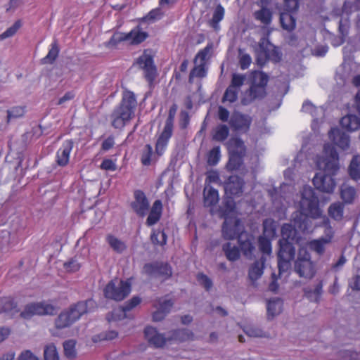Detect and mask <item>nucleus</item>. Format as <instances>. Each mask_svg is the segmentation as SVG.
Returning a JSON list of instances; mask_svg holds the SVG:
<instances>
[{"label":"nucleus","instance_id":"obj_1","mask_svg":"<svg viewBox=\"0 0 360 360\" xmlns=\"http://www.w3.org/2000/svg\"><path fill=\"white\" fill-rule=\"evenodd\" d=\"M301 199L299 206L301 212H296L292 215L294 226L290 224H285L281 228V239L293 243L297 235L296 228L304 232L308 229V219H318L321 217L322 211L319 207V201L314 189L308 185L302 187Z\"/></svg>","mask_w":360,"mask_h":360},{"label":"nucleus","instance_id":"obj_2","mask_svg":"<svg viewBox=\"0 0 360 360\" xmlns=\"http://www.w3.org/2000/svg\"><path fill=\"white\" fill-rule=\"evenodd\" d=\"M338 154L335 148L329 143L323 146V157H317L316 165L319 169L313 178V184L321 192L332 193L336 186L333 178L339 169Z\"/></svg>","mask_w":360,"mask_h":360},{"label":"nucleus","instance_id":"obj_3","mask_svg":"<svg viewBox=\"0 0 360 360\" xmlns=\"http://www.w3.org/2000/svg\"><path fill=\"white\" fill-rule=\"evenodd\" d=\"M136 105L134 94L130 91L124 93L120 104L110 115L112 126L115 129H122L134 117Z\"/></svg>","mask_w":360,"mask_h":360},{"label":"nucleus","instance_id":"obj_4","mask_svg":"<svg viewBox=\"0 0 360 360\" xmlns=\"http://www.w3.org/2000/svg\"><path fill=\"white\" fill-rule=\"evenodd\" d=\"M93 300L81 301L72 306L69 309L62 311L55 321L56 327L61 329L70 326L80 317L91 311L95 307Z\"/></svg>","mask_w":360,"mask_h":360},{"label":"nucleus","instance_id":"obj_5","mask_svg":"<svg viewBox=\"0 0 360 360\" xmlns=\"http://www.w3.org/2000/svg\"><path fill=\"white\" fill-rule=\"evenodd\" d=\"M252 84L242 100L243 105H248L254 99L262 97L265 93V86L268 82V77L260 71L252 72Z\"/></svg>","mask_w":360,"mask_h":360},{"label":"nucleus","instance_id":"obj_6","mask_svg":"<svg viewBox=\"0 0 360 360\" xmlns=\"http://www.w3.org/2000/svg\"><path fill=\"white\" fill-rule=\"evenodd\" d=\"M148 37V34L139 27H136L128 33L116 32L110 40L105 42V46L112 48L116 46L122 41H128L130 44L135 45L143 42Z\"/></svg>","mask_w":360,"mask_h":360},{"label":"nucleus","instance_id":"obj_7","mask_svg":"<svg viewBox=\"0 0 360 360\" xmlns=\"http://www.w3.org/2000/svg\"><path fill=\"white\" fill-rule=\"evenodd\" d=\"M295 271L304 278H311L316 273L315 266L311 259V255L306 248H300L297 258L295 262Z\"/></svg>","mask_w":360,"mask_h":360},{"label":"nucleus","instance_id":"obj_8","mask_svg":"<svg viewBox=\"0 0 360 360\" xmlns=\"http://www.w3.org/2000/svg\"><path fill=\"white\" fill-rule=\"evenodd\" d=\"M131 292V282L117 278L110 281L104 288L105 297L115 301L124 300Z\"/></svg>","mask_w":360,"mask_h":360},{"label":"nucleus","instance_id":"obj_9","mask_svg":"<svg viewBox=\"0 0 360 360\" xmlns=\"http://www.w3.org/2000/svg\"><path fill=\"white\" fill-rule=\"evenodd\" d=\"M294 187L291 184L283 183L281 185L279 191L276 188L270 190L271 195L274 205L276 208H285L286 205H290L295 202L292 200V193Z\"/></svg>","mask_w":360,"mask_h":360},{"label":"nucleus","instance_id":"obj_10","mask_svg":"<svg viewBox=\"0 0 360 360\" xmlns=\"http://www.w3.org/2000/svg\"><path fill=\"white\" fill-rule=\"evenodd\" d=\"M281 57L276 47L266 39L262 38L259 42V47L256 50L257 63L262 66L269 60L277 62Z\"/></svg>","mask_w":360,"mask_h":360},{"label":"nucleus","instance_id":"obj_11","mask_svg":"<svg viewBox=\"0 0 360 360\" xmlns=\"http://www.w3.org/2000/svg\"><path fill=\"white\" fill-rule=\"evenodd\" d=\"M280 249L278 253V267L279 273L287 271L290 268V262L295 255V248L290 241L279 240Z\"/></svg>","mask_w":360,"mask_h":360},{"label":"nucleus","instance_id":"obj_12","mask_svg":"<svg viewBox=\"0 0 360 360\" xmlns=\"http://www.w3.org/2000/svg\"><path fill=\"white\" fill-rule=\"evenodd\" d=\"M56 312V307L49 302L42 301L27 304L20 313V316L25 319H30L34 316L53 315Z\"/></svg>","mask_w":360,"mask_h":360},{"label":"nucleus","instance_id":"obj_13","mask_svg":"<svg viewBox=\"0 0 360 360\" xmlns=\"http://www.w3.org/2000/svg\"><path fill=\"white\" fill-rule=\"evenodd\" d=\"M287 12L281 13L280 22L283 29L291 32L296 26V20L291 13L296 12L299 8V0H283Z\"/></svg>","mask_w":360,"mask_h":360},{"label":"nucleus","instance_id":"obj_14","mask_svg":"<svg viewBox=\"0 0 360 360\" xmlns=\"http://www.w3.org/2000/svg\"><path fill=\"white\" fill-rule=\"evenodd\" d=\"M136 64L144 72V76L146 80L151 83L156 76V68L154 65L153 56L151 51L146 50L136 60Z\"/></svg>","mask_w":360,"mask_h":360},{"label":"nucleus","instance_id":"obj_15","mask_svg":"<svg viewBox=\"0 0 360 360\" xmlns=\"http://www.w3.org/2000/svg\"><path fill=\"white\" fill-rule=\"evenodd\" d=\"M224 219L222 226V234L225 239H234L236 237H238L241 232H244L243 226L240 219L236 217H226Z\"/></svg>","mask_w":360,"mask_h":360},{"label":"nucleus","instance_id":"obj_16","mask_svg":"<svg viewBox=\"0 0 360 360\" xmlns=\"http://www.w3.org/2000/svg\"><path fill=\"white\" fill-rule=\"evenodd\" d=\"M143 271L148 276L160 277L163 279L170 277L172 274L171 267L163 263L146 264Z\"/></svg>","mask_w":360,"mask_h":360},{"label":"nucleus","instance_id":"obj_17","mask_svg":"<svg viewBox=\"0 0 360 360\" xmlns=\"http://www.w3.org/2000/svg\"><path fill=\"white\" fill-rule=\"evenodd\" d=\"M134 212L139 217H145L149 210L150 204L145 193L136 190L134 193V200L131 203Z\"/></svg>","mask_w":360,"mask_h":360},{"label":"nucleus","instance_id":"obj_18","mask_svg":"<svg viewBox=\"0 0 360 360\" xmlns=\"http://www.w3.org/2000/svg\"><path fill=\"white\" fill-rule=\"evenodd\" d=\"M251 122L252 118L249 115L242 114L238 111L232 113L229 122L230 127L234 131L238 132L248 131Z\"/></svg>","mask_w":360,"mask_h":360},{"label":"nucleus","instance_id":"obj_19","mask_svg":"<svg viewBox=\"0 0 360 360\" xmlns=\"http://www.w3.org/2000/svg\"><path fill=\"white\" fill-rule=\"evenodd\" d=\"M328 136L333 143L342 150H347L350 146V137L338 128H332L328 132Z\"/></svg>","mask_w":360,"mask_h":360},{"label":"nucleus","instance_id":"obj_20","mask_svg":"<svg viewBox=\"0 0 360 360\" xmlns=\"http://www.w3.org/2000/svg\"><path fill=\"white\" fill-rule=\"evenodd\" d=\"M141 302L139 297L131 298L124 307H120L113 309L108 316L109 322L116 321L126 318V312L136 307Z\"/></svg>","mask_w":360,"mask_h":360},{"label":"nucleus","instance_id":"obj_21","mask_svg":"<svg viewBox=\"0 0 360 360\" xmlns=\"http://www.w3.org/2000/svg\"><path fill=\"white\" fill-rule=\"evenodd\" d=\"M73 148V142L71 140L65 141L56 155V161L60 167L66 166L70 160V155Z\"/></svg>","mask_w":360,"mask_h":360},{"label":"nucleus","instance_id":"obj_22","mask_svg":"<svg viewBox=\"0 0 360 360\" xmlns=\"http://www.w3.org/2000/svg\"><path fill=\"white\" fill-rule=\"evenodd\" d=\"M145 337L148 343L154 347H162L165 345L167 338L162 333H158L156 328L148 326L144 330Z\"/></svg>","mask_w":360,"mask_h":360},{"label":"nucleus","instance_id":"obj_23","mask_svg":"<svg viewBox=\"0 0 360 360\" xmlns=\"http://www.w3.org/2000/svg\"><path fill=\"white\" fill-rule=\"evenodd\" d=\"M244 181L238 176H231L226 182L224 189L226 195H240L243 193Z\"/></svg>","mask_w":360,"mask_h":360},{"label":"nucleus","instance_id":"obj_24","mask_svg":"<svg viewBox=\"0 0 360 360\" xmlns=\"http://www.w3.org/2000/svg\"><path fill=\"white\" fill-rule=\"evenodd\" d=\"M254 238L247 232H241L238 236V243L243 255L251 257L255 249L253 245Z\"/></svg>","mask_w":360,"mask_h":360},{"label":"nucleus","instance_id":"obj_25","mask_svg":"<svg viewBox=\"0 0 360 360\" xmlns=\"http://www.w3.org/2000/svg\"><path fill=\"white\" fill-rule=\"evenodd\" d=\"M173 305L170 300L160 299L158 305H155L157 310L153 314V320L154 321H160L162 320L167 314Z\"/></svg>","mask_w":360,"mask_h":360},{"label":"nucleus","instance_id":"obj_26","mask_svg":"<svg viewBox=\"0 0 360 360\" xmlns=\"http://www.w3.org/2000/svg\"><path fill=\"white\" fill-rule=\"evenodd\" d=\"M172 131L173 130L164 127L155 145V150L158 156H161L165 153L168 145L169 140L172 135Z\"/></svg>","mask_w":360,"mask_h":360},{"label":"nucleus","instance_id":"obj_27","mask_svg":"<svg viewBox=\"0 0 360 360\" xmlns=\"http://www.w3.org/2000/svg\"><path fill=\"white\" fill-rule=\"evenodd\" d=\"M340 195L344 203L351 204L356 196V191L354 187L344 183L340 187Z\"/></svg>","mask_w":360,"mask_h":360},{"label":"nucleus","instance_id":"obj_28","mask_svg":"<svg viewBox=\"0 0 360 360\" xmlns=\"http://www.w3.org/2000/svg\"><path fill=\"white\" fill-rule=\"evenodd\" d=\"M340 125L349 131H356L360 129V117L354 115H347L341 119Z\"/></svg>","mask_w":360,"mask_h":360},{"label":"nucleus","instance_id":"obj_29","mask_svg":"<svg viewBox=\"0 0 360 360\" xmlns=\"http://www.w3.org/2000/svg\"><path fill=\"white\" fill-rule=\"evenodd\" d=\"M162 211V204L160 200H156L151 207L146 224L148 226L155 224L160 219Z\"/></svg>","mask_w":360,"mask_h":360},{"label":"nucleus","instance_id":"obj_30","mask_svg":"<svg viewBox=\"0 0 360 360\" xmlns=\"http://www.w3.org/2000/svg\"><path fill=\"white\" fill-rule=\"evenodd\" d=\"M105 241L110 248L118 254H122L127 250L125 242L112 234H108L105 236Z\"/></svg>","mask_w":360,"mask_h":360},{"label":"nucleus","instance_id":"obj_31","mask_svg":"<svg viewBox=\"0 0 360 360\" xmlns=\"http://www.w3.org/2000/svg\"><path fill=\"white\" fill-rule=\"evenodd\" d=\"M204 205L205 207L216 205L219 200L217 190L211 186H206L204 188Z\"/></svg>","mask_w":360,"mask_h":360},{"label":"nucleus","instance_id":"obj_32","mask_svg":"<svg viewBox=\"0 0 360 360\" xmlns=\"http://www.w3.org/2000/svg\"><path fill=\"white\" fill-rule=\"evenodd\" d=\"M18 311L17 304L11 297H4L0 300V313H6L13 316Z\"/></svg>","mask_w":360,"mask_h":360},{"label":"nucleus","instance_id":"obj_33","mask_svg":"<svg viewBox=\"0 0 360 360\" xmlns=\"http://www.w3.org/2000/svg\"><path fill=\"white\" fill-rule=\"evenodd\" d=\"M266 258L262 256L259 261H256L250 268L249 278L251 281H255L257 280L263 274L264 267V262Z\"/></svg>","mask_w":360,"mask_h":360},{"label":"nucleus","instance_id":"obj_34","mask_svg":"<svg viewBox=\"0 0 360 360\" xmlns=\"http://www.w3.org/2000/svg\"><path fill=\"white\" fill-rule=\"evenodd\" d=\"M228 150L229 153L237 154L244 156L245 146L244 142L239 138H232L228 142Z\"/></svg>","mask_w":360,"mask_h":360},{"label":"nucleus","instance_id":"obj_35","mask_svg":"<svg viewBox=\"0 0 360 360\" xmlns=\"http://www.w3.org/2000/svg\"><path fill=\"white\" fill-rule=\"evenodd\" d=\"M267 314L269 319H273L278 315L283 309V302L279 298H274L267 302Z\"/></svg>","mask_w":360,"mask_h":360},{"label":"nucleus","instance_id":"obj_36","mask_svg":"<svg viewBox=\"0 0 360 360\" xmlns=\"http://www.w3.org/2000/svg\"><path fill=\"white\" fill-rule=\"evenodd\" d=\"M344 209L345 206L342 202H335L328 207V213L333 219L340 221L343 218Z\"/></svg>","mask_w":360,"mask_h":360},{"label":"nucleus","instance_id":"obj_37","mask_svg":"<svg viewBox=\"0 0 360 360\" xmlns=\"http://www.w3.org/2000/svg\"><path fill=\"white\" fill-rule=\"evenodd\" d=\"M255 20L261 23L268 25L272 21V11L268 8H261L253 13Z\"/></svg>","mask_w":360,"mask_h":360},{"label":"nucleus","instance_id":"obj_38","mask_svg":"<svg viewBox=\"0 0 360 360\" xmlns=\"http://www.w3.org/2000/svg\"><path fill=\"white\" fill-rule=\"evenodd\" d=\"M159 156L156 154V152L154 153L153 151V148L150 145L147 144L145 146L143 149L141 154V163L145 166L150 165L153 162L156 161Z\"/></svg>","mask_w":360,"mask_h":360},{"label":"nucleus","instance_id":"obj_39","mask_svg":"<svg viewBox=\"0 0 360 360\" xmlns=\"http://www.w3.org/2000/svg\"><path fill=\"white\" fill-rule=\"evenodd\" d=\"M328 244L329 243L326 242L325 239L319 238L310 240L308 243V247L317 255H322L326 250V245Z\"/></svg>","mask_w":360,"mask_h":360},{"label":"nucleus","instance_id":"obj_40","mask_svg":"<svg viewBox=\"0 0 360 360\" xmlns=\"http://www.w3.org/2000/svg\"><path fill=\"white\" fill-rule=\"evenodd\" d=\"M349 174L354 180L360 179V155H354L349 166Z\"/></svg>","mask_w":360,"mask_h":360},{"label":"nucleus","instance_id":"obj_41","mask_svg":"<svg viewBox=\"0 0 360 360\" xmlns=\"http://www.w3.org/2000/svg\"><path fill=\"white\" fill-rule=\"evenodd\" d=\"M277 224L271 219H266L263 222V236L274 238L276 233Z\"/></svg>","mask_w":360,"mask_h":360},{"label":"nucleus","instance_id":"obj_42","mask_svg":"<svg viewBox=\"0 0 360 360\" xmlns=\"http://www.w3.org/2000/svg\"><path fill=\"white\" fill-rule=\"evenodd\" d=\"M224 8L220 4L215 8L212 18L209 21L210 25L215 30L219 29V22L224 18Z\"/></svg>","mask_w":360,"mask_h":360},{"label":"nucleus","instance_id":"obj_43","mask_svg":"<svg viewBox=\"0 0 360 360\" xmlns=\"http://www.w3.org/2000/svg\"><path fill=\"white\" fill-rule=\"evenodd\" d=\"M223 250L226 258L230 261H236L240 257V251L238 247L232 245L231 243H226L223 245Z\"/></svg>","mask_w":360,"mask_h":360},{"label":"nucleus","instance_id":"obj_44","mask_svg":"<svg viewBox=\"0 0 360 360\" xmlns=\"http://www.w3.org/2000/svg\"><path fill=\"white\" fill-rule=\"evenodd\" d=\"M273 238L261 236L258 238L259 250L264 254L270 256L272 252L271 240Z\"/></svg>","mask_w":360,"mask_h":360},{"label":"nucleus","instance_id":"obj_45","mask_svg":"<svg viewBox=\"0 0 360 360\" xmlns=\"http://www.w3.org/2000/svg\"><path fill=\"white\" fill-rule=\"evenodd\" d=\"M229 134L228 127L225 124H220L214 129L212 139L217 141H223L228 137Z\"/></svg>","mask_w":360,"mask_h":360},{"label":"nucleus","instance_id":"obj_46","mask_svg":"<svg viewBox=\"0 0 360 360\" xmlns=\"http://www.w3.org/2000/svg\"><path fill=\"white\" fill-rule=\"evenodd\" d=\"M322 293V284L319 283L313 290L311 289H305L304 294L305 296L311 301L317 302L321 295Z\"/></svg>","mask_w":360,"mask_h":360},{"label":"nucleus","instance_id":"obj_47","mask_svg":"<svg viewBox=\"0 0 360 360\" xmlns=\"http://www.w3.org/2000/svg\"><path fill=\"white\" fill-rule=\"evenodd\" d=\"M243 157L237 154L229 153V160L226 165V168L230 171L238 169L243 163Z\"/></svg>","mask_w":360,"mask_h":360},{"label":"nucleus","instance_id":"obj_48","mask_svg":"<svg viewBox=\"0 0 360 360\" xmlns=\"http://www.w3.org/2000/svg\"><path fill=\"white\" fill-rule=\"evenodd\" d=\"M76 342L73 340H69L63 343L64 353L68 359H73L76 356L75 349Z\"/></svg>","mask_w":360,"mask_h":360},{"label":"nucleus","instance_id":"obj_49","mask_svg":"<svg viewBox=\"0 0 360 360\" xmlns=\"http://www.w3.org/2000/svg\"><path fill=\"white\" fill-rule=\"evenodd\" d=\"M221 158V151L219 146L214 147L208 153L207 155V164L209 165H216Z\"/></svg>","mask_w":360,"mask_h":360},{"label":"nucleus","instance_id":"obj_50","mask_svg":"<svg viewBox=\"0 0 360 360\" xmlns=\"http://www.w3.org/2000/svg\"><path fill=\"white\" fill-rule=\"evenodd\" d=\"M323 225L325 227L324 236L321 238L325 239L326 242L330 243L334 236V231L332 226H330V220L326 217H323Z\"/></svg>","mask_w":360,"mask_h":360},{"label":"nucleus","instance_id":"obj_51","mask_svg":"<svg viewBox=\"0 0 360 360\" xmlns=\"http://www.w3.org/2000/svg\"><path fill=\"white\" fill-rule=\"evenodd\" d=\"M239 65L242 70L248 69L252 63L251 56L241 49L238 50Z\"/></svg>","mask_w":360,"mask_h":360},{"label":"nucleus","instance_id":"obj_52","mask_svg":"<svg viewBox=\"0 0 360 360\" xmlns=\"http://www.w3.org/2000/svg\"><path fill=\"white\" fill-rule=\"evenodd\" d=\"M197 65L191 72L189 76V82H191L194 77H204L206 75L205 64L202 63H198Z\"/></svg>","mask_w":360,"mask_h":360},{"label":"nucleus","instance_id":"obj_53","mask_svg":"<svg viewBox=\"0 0 360 360\" xmlns=\"http://www.w3.org/2000/svg\"><path fill=\"white\" fill-rule=\"evenodd\" d=\"M151 240L154 244L164 245L167 243V236L163 231H153L151 235Z\"/></svg>","mask_w":360,"mask_h":360},{"label":"nucleus","instance_id":"obj_54","mask_svg":"<svg viewBox=\"0 0 360 360\" xmlns=\"http://www.w3.org/2000/svg\"><path fill=\"white\" fill-rule=\"evenodd\" d=\"M236 205L233 200L231 198H229L224 202V210L223 211V215L224 219L226 217H234Z\"/></svg>","mask_w":360,"mask_h":360},{"label":"nucleus","instance_id":"obj_55","mask_svg":"<svg viewBox=\"0 0 360 360\" xmlns=\"http://www.w3.org/2000/svg\"><path fill=\"white\" fill-rule=\"evenodd\" d=\"M238 89L233 88V86H229L223 96V102L229 101V103H233L237 100Z\"/></svg>","mask_w":360,"mask_h":360},{"label":"nucleus","instance_id":"obj_56","mask_svg":"<svg viewBox=\"0 0 360 360\" xmlns=\"http://www.w3.org/2000/svg\"><path fill=\"white\" fill-rule=\"evenodd\" d=\"M302 110L304 112L311 114L313 117H315L319 112L323 113V110L321 107L316 108L309 101H306L303 103Z\"/></svg>","mask_w":360,"mask_h":360},{"label":"nucleus","instance_id":"obj_57","mask_svg":"<svg viewBox=\"0 0 360 360\" xmlns=\"http://www.w3.org/2000/svg\"><path fill=\"white\" fill-rule=\"evenodd\" d=\"M45 360H59L58 354L54 345H47L44 349Z\"/></svg>","mask_w":360,"mask_h":360},{"label":"nucleus","instance_id":"obj_58","mask_svg":"<svg viewBox=\"0 0 360 360\" xmlns=\"http://www.w3.org/2000/svg\"><path fill=\"white\" fill-rule=\"evenodd\" d=\"M51 46V47L49 49L48 54L43 59L44 63H52L58 56L59 49L58 47L57 43L53 42Z\"/></svg>","mask_w":360,"mask_h":360},{"label":"nucleus","instance_id":"obj_59","mask_svg":"<svg viewBox=\"0 0 360 360\" xmlns=\"http://www.w3.org/2000/svg\"><path fill=\"white\" fill-rule=\"evenodd\" d=\"M21 27V22L20 20H17L15 23L8 27L6 31L0 34V39L4 40L7 38L13 37L17 31Z\"/></svg>","mask_w":360,"mask_h":360},{"label":"nucleus","instance_id":"obj_60","mask_svg":"<svg viewBox=\"0 0 360 360\" xmlns=\"http://www.w3.org/2000/svg\"><path fill=\"white\" fill-rule=\"evenodd\" d=\"M212 49V45L211 44H207L205 48L202 50L200 51L195 58V63H205L207 60V57L209 55L210 51Z\"/></svg>","mask_w":360,"mask_h":360},{"label":"nucleus","instance_id":"obj_61","mask_svg":"<svg viewBox=\"0 0 360 360\" xmlns=\"http://www.w3.org/2000/svg\"><path fill=\"white\" fill-rule=\"evenodd\" d=\"M177 110V105L173 104L169 110V115L165 122V127L167 129L173 130L174 120Z\"/></svg>","mask_w":360,"mask_h":360},{"label":"nucleus","instance_id":"obj_62","mask_svg":"<svg viewBox=\"0 0 360 360\" xmlns=\"http://www.w3.org/2000/svg\"><path fill=\"white\" fill-rule=\"evenodd\" d=\"M193 336V334L189 332L188 330L186 329H181L178 330L174 333V335L172 337L173 339L179 340V341H184L186 340H188L191 338Z\"/></svg>","mask_w":360,"mask_h":360},{"label":"nucleus","instance_id":"obj_63","mask_svg":"<svg viewBox=\"0 0 360 360\" xmlns=\"http://www.w3.org/2000/svg\"><path fill=\"white\" fill-rule=\"evenodd\" d=\"M339 32L342 37H346L349 33V18H342L339 22Z\"/></svg>","mask_w":360,"mask_h":360},{"label":"nucleus","instance_id":"obj_64","mask_svg":"<svg viewBox=\"0 0 360 360\" xmlns=\"http://www.w3.org/2000/svg\"><path fill=\"white\" fill-rule=\"evenodd\" d=\"M245 77L241 74H233L232 76L231 86H233L236 89L240 90V86L243 84Z\"/></svg>","mask_w":360,"mask_h":360}]
</instances>
